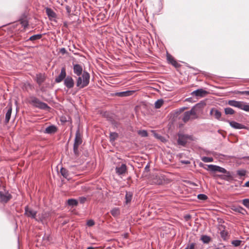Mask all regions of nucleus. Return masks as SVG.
<instances>
[{"label":"nucleus","mask_w":249,"mask_h":249,"mask_svg":"<svg viewBox=\"0 0 249 249\" xmlns=\"http://www.w3.org/2000/svg\"><path fill=\"white\" fill-rule=\"evenodd\" d=\"M73 73L78 77L76 78V86L79 89L87 87L89 83V73L83 70L82 66L78 64H73Z\"/></svg>","instance_id":"f257e3e1"},{"label":"nucleus","mask_w":249,"mask_h":249,"mask_svg":"<svg viewBox=\"0 0 249 249\" xmlns=\"http://www.w3.org/2000/svg\"><path fill=\"white\" fill-rule=\"evenodd\" d=\"M204 105L203 103H197L190 110L185 112L182 118L183 122L187 123L190 119L194 120L197 118V112H199Z\"/></svg>","instance_id":"f03ea898"},{"label":"nucleus","mask_w":249,"mask_h":249,"mask_svg":"<svg viewBox=\"0 0 249 249\" xmlns=\"http://www.w3.org/2000/svg\"><path fill=\"white\" fill-rule=\"evenodd\" d=\"M30 99L29 103L36 107L45 110L50 108V107L46 103L40 101L35 96H31Z\"/></svg>","instance_id":"7ed1b4c3"},{"label":"nucleus","mask_w":249,"mask_h":249,"mask_svg":"<svg viewBox=\"0 0 249 249\" xmlns=\"http://www.w3.org/2000/svg\"><path fill=\"white\" fill-rule=\"evenodd\" d=\"M82 142V135H81L79 129L78 128L76 131L73 146V153L76 156H78L79 155L78 147Z\"/></svg>","instance_id":"20e7f679"},{"label":"nucleus","mask_w":249,"mask_h":249,"mask_svg":"<svg viewBox=\"0 0 249 249\" xmlns=\"http://www.w3.org/2000/svg\"><path fill=\"white\" fill-rule=\"evenodd\" d=\"M12 196L8 191L4 190V191H0V202L2 203H7L11 198Z\"/></svg>","instance_id":"39448f33"},{"label":"nucleus","mask_w":249,"mask_h":249,"mask_svg":"<svg viewBox=\"0 0 249 249\" xmlns=\"http://www.w3.org/2000/svg\"><path fill=\"white\" fill-rule=\"evenodd\" d=\"M178 136V143L182 146L186 144L188 140H192V136L189 135L179 134Z\"/></svg>","instance_id":"423d86ee"},{"label":"nucleus","mask_w":249,"mask_h":249,"mask_svg":"<svg viewBox=\"0 0 249 249\" xmlns=\"http://www.w3.org/2000/svg\"><path fill=\"white\" fill-rule=\"evenodd\" d=\"M166 59L167 62L176 68H179L181 65L178 63L174 57L168 52L166 53Z\"/></svg>","instance_id":"0eeeda50"},{"label":"nucleus","mask_w":249,"mask_h":249,"mask_svg":"<svg viewBox=\"0 0 249 249\" xmlns=\"http://www.w3.org/2000/svg\"><path fill=\"white\" fill-rule=\"evenodd\" d=\"M217 172L224 173L225 175L221 176V178L223 179L228 180L231 178V174L229 171H227L225 168L217 166Z\"/></svg>","instance_id":"6e6552de"},{"label":"nucleus","mask_w":249,"mask_h":249,"mask_svg":"<svg viewBox=\"0 0 249 249\" xmlns=\"http://www.w3.org/2000/svg\"><path fill=\"white\" fill-rule=\"evenodd\" d=\"M64 85L68 89H72L74 86V81L73 78L70 75H68L64 80Z\"/></svg>","instance_id":"1a4fd4ad"},{"label":"nucleus","mask_w":249,"mask_h":249,"mask_svg":"<svg viewBox=\"0 0 249 249\" xmlns=\"http://www.w3.org/2000/svg\"><path fill=\"white\" fill-rule=\"evenodd\" d=\"M37 214V212L32 210V209L29 208V207L27 206L25 207V213L24 214L28 217L33 219H37L36 218V215Z\"/></svg>","instance_id":"9d476101"},{"label":"nucleus","mask_w":249,"mask_h":249,"mask_svg":"<svg viewBox=\"0 0 249 249\" xmlns=\"http://www.w3.org/2000/svg\"><path fill=\"white\" fill-rule=\"evenodd\" d=\"M66 77V68L65 67H63L61 69L59 75L55 78V82L56 83H60L63 80H64Z\"/></svg>","instance_id":"9b49d317"},{"label":"nucleus","mask_w":249,"mask_h":249,"mask_svg":"<svg viewBox=\"0 0 249 249\" xmlns=\"http://www.w3.org/2000/svg\"><path fill=\"white\" fill-rule=\"evenodd\" d=\"M116 173L119 175H124L127 172V167L125 164H122L120 166H116L115 168Z\"/></svg>","instance_id":"f8f14e48"},{"label":"nucleus","mask_w":249,"mask_h":249,"mask_svg":"<svg viewBox=\"0 0 249 249\" xmlns=\"http://www.w3.org/2000/svg\"><path fill=\"white\" fill-rule=\"evenodd\" d=\"M18 21L24 29L27 28L29 26V21L25 13L23 14L19 18Z\"/></svg>","instance_id":"ddd939ff"},{"label":"nucleus","mask_w":249,"mask_h":249,"mask_svg":"<svg viewBox=\"0 0 249 249\" xmlns=\"http://www.w3.org/2000/svg\"><path fill=\"white\" fill-rule=\"evenodd\" d=\"M208 93V91L202 89H199L193 91L191 93V95L195 96L197 97H201L205 96Z\"/></svg>","instance_id":"4468645a"},{"label":"nucleus","mask_w":249,"mask_h":249,"mask_svg":"<svg viewBox=\"0 0 249 249\" xmlns=\"http://www.w3.org/2000/svg\"><path fill=\"white\" fill-rule=\"evenodd\" d=\"M228 122H229L230 126L234 129H248V127L246 126H245L241 124H240L239 123H237L236 122H235L233 121H228Z\"/></svg>","instance_id":"2eb2a0df"},{"label":"nucleus","mask_w":249,"mask_h":249,"mask_svg":"<svg viewBox=\"0 0 249 249\" xmlns=\"http://www.w3.org/2000/svg\"><path fill=\"white\" fill-rule=\"evenodd\" d=\"M231 208L233 211L243 215H245L247 213V211L244 208L240 206L233 205L231 206Z\"/></svg>","instance_id":"dca6fc26"},{"label":"nucleus","mask_w":249,"mask_h":249,"mask_svg":"<svg viewBox=\"0 0 249 249\" xmlns=\"http://www.w3.org/2000/svg\"><path fill=\"white\" fill-rule=\"evenodd\" d=\"M50 215V213L49 212H43L41 213L38 215V218L36 219V220L38 222H43V220L47 219Z\"/></svg>","instance_id":"f3484780"},{"label":"nucleus","mask_w":249,"mask_h":249,"mask_svg":"<svg viewBox=\"0 0 249 249\" xmlns=\"http://www.w3.org/2000/svg\"><path fill=\"white\" fill-rule=\"evenodd\" d=\"M7 112L6 113V114H5V124H7L9 123V121H10V118H11V113H12V105L11 104H9L8 105H7Z\"/></svg>","instance_id":"a211bd4d"},{"label":"nucleus","mask_w":249,"mask_h":249,"mask_svg":"<svg viewBox=\"0 0 249 249\" xmlns=\"http://www.w3.org/2000/svg\"><path fill=\"white\" fill-rule=\"evenodd\" d=\"M210 114L211 115H213L214 118L218 120H221V121L223 120V119H221V112L214 108H213L211 110V111L210 112Z\"/></svg>","instance_id":"6ab92c4d"},{"label":"nucleus","mask_w":249,"mask_h":249,"mask_svg":"<svg viewBox=\"0 0 249 249\" xmlns=\"http://www.w3.org/2000/svg\"><path fill=\"white\" fill-rule=\"evenodd\" d=\"M45 79L46 77L44 74L39 73L36 74V80L39 86L45 81Z\"/></svg>","instance_id":"aec40b11"},{"label":"nucleus","mask_w":249,"mask_h":249,"mask_svg":"<svg viewBox=\"0 0 249 249\" xmlns=\"http://www.w3.org/2000/svg\"><path fill=\"white\" fill-rule=\"evenodd\" d=\"M57 130V128L54 125H51L47 127L44 131V133L46 134H54Z\"/></svg>","instance_id":"412c9836"},{"label":"nucleus","mask_w":249,"mask_h":249,"mask_svg":"<svg viewBox=\"0 0 249 249\" xmlns=\"http://www.w3.org/2000/svg\"><path fill=\"white\" fill-rule=\"evenodd\" d=\"M45 10L46 13L50 20L53 18H56V13L51 8L47 7L45 8Z\"/></svg>","instance_id":"4be33fe9"},{"label":"nucleus","mask_w":249,"mask_h":249,"mask_svg":"<svg viewBox=\"0 0 249 249\" xmlns=\"http://www.w3.org/2000/svg\"><path fill=\"white\" fill-rule=\"evenodd\" d=\"M133 92V91L127 90L125 91L116 92L115 94V95L119 97H125L132 95Z\"/></svg>","instance_id":"5701e85b"},{"label":"nucleus","mask_w":249,"mask_h":249,"mask_svg":"<svg viewBox=\"0 0 249 249\" xmlns=\"http://www.w3.org/2000/svg\"><path fill=\"white\" fill-rule=\"evenodd\" d=\"M133 194L130 192H126L125 196V204H128L129 203L132 198Z\"/></svg>","instance_id":"b1692460"},{"label":"nucleus","mask_w":249,"mask_h":249,"mask_svg":"<svg viewBox=\"0 0 249 249\" xmlns=\"http://www.w3.org/2000/svg\"><path fill=\"white\" fill-rule=\"evenodd\" d=\"M103 116L107 119V120L113 123L114 121L113 115L109 112L105 111L103 113Z\"/></svg>","instance_id":"393cba45"},{"label":"nucleus","mask_w":249,"mask_h":249,"mask_svg":"<svg viewBox=\"0 0 249 249\" xmlns=\"http://www.w3.org/2000/svg\"><path fill=\"white\" fill-rule=\"evenodd\" d=\"M241 101H237L235 100H229L228 104L232 107H236L239 108L241 107Z\"/></svg>","instance_id":"a878e982"},{"label":"nucleus","mask_w":249,"mask_h":249,"mask_svg":"<svg viewBox=\"0 0 249 249\" xmlns=\"http://www.w3.org/2000/svg\"><path fill=\"white\" fill-rule=\"evenodd\" d=\"M42 36V34L34 35L30 36V38L27 40V41H34L35 40H39L41 38Z\"/></svg>","instance_id":"bb28decb"},{"label":"nucleus","mask_w":249,"mask_h":249,"mask_svg":"<svg viewBox=\"0 0 249 249\" xmlns=\"http://www.w3.org/2000/svg\"><path fill=\"white\" fill-rule=\"evenodd\" d=\"M111 215L114 217H117L120 214L119 208H114L110 211Z\"/></svg>","instance_id":"cd10ccee"},{"label":"nucleus","mask_w":249,"mask_h":249,"mask_svg":"<svg viewBox=\"0 0 249 249\" xmlns=\"http://www.w3.org/2000/svg\"><path fill=\"white\" fill-rule=\"evenodd\" d=\"M119 137L118 134L116 132H110L109 139L111 142H114Z\"/></svg>","instance_id":"c85d7f7f"},{"label":"nucleus","mask_w":249,"mask_h":249,"mask_svg":"<svg viewBox=\"0 0 249 249\" xmlns=\"http://www.w3.org/2000/svg\"><path fill=\"white\" fill-rule=\"evenodd\" d=\"M60 173L61 175L65 178H68L69 176L68 171L65 168L62 167L60 169Z\"/></svg>","instance_id":"c756f323"},{"label":"nucleus","mask_w":249,"mask_h":249,"mask_svg":"<svg viewBox=\"0 0 249 249\" xmlns=\"http://www.w3.org/2000/svg\"><path fill=\"white\" fill-rule=\"evenodd\" d=\"M201 240L205 244L209 243L211 241V237L206 235H203L201 236Z\"/></svg>","instance_id":"7c9ffc66"},{"label":"nucleus","mask_w":249,"mask_h":249,"mask_svg":"<svg viewBox=\"0 0 249 249\" xmlns=\"http://www.w3.org/2000/svg\"><path fill=\"white\" fill-rule=\"evenodd\" d=\"M67 203L69 206L73 207L77 205L78 201L75 199L71 198L68 200Z\"/></svg>","instance_id":"2f4dec72"},{"label":"nucleus","mask_w":249,"mask_h":249,"mask_svg":"<svg viewBox=\"0 0 249 249\" xmlns=\"http://www.w3.org/2000/svg\"><path fill=\"white\" fill-rule=\"evenodd\" d=\"M239 108L246 111H249V105L241 102V107Z\"/></svg>","instance_id":"473e14b6"},{"label":"nucleus","mask_w":249,"mask_h":249,"mask_svg":"<svg viewBox=\"0 0 249 249\" xmlns=\"http://www.w3.org/2000/svg\"><path fill=\"white\" fill-rule=\"evenodd\" d=\"M163 104L162 99H159L155 103V107L157 109L160 108Z\"/></svg>","instance_id":"72a5a7b5"},{"label":"nucleus","mask_w":249,"mask_h":249,"mask_svg":"<svg viewBox=\"0 0 249 249\" xmlns=\"http://www.w3.org/2000/svg\"><path fill=\"white\" fill-rule=\"evenodd\" d=\"M225 113L226 115H232L234 114L235 111L231 107H226L224 109Z\"/></svg>","instance_id":"f704fd0d"},{"label":"nucleus","mask_w":249,"mask_h":249,"mask_svg":"<svg viewBox=\"0 0 249 249\" xmlns=\"http://www.w3.org/2000/svg\"><path fill=\"white\" fill-rule=\"evenodd\" d=\"M22 89L23 90L28 91V89H33V86L28 82H26L24 84Z\"/></svg>","instance_id":"c9c22d12"},{"label":"nucleus","mask_w":249,"mask_h":249,"mask_svg":"<svg viewBox=\"0 0 249 249\" xmlns=\"http://www.w3.org/2000/svg\"><path fill=\"white\" fill-rule=\"evenodd\" d=\"M138 134L142 137H145L148 136V133L146 130H141L138 131Z\"/></svg>","instance_id":"e433bc0d"},{"label":"nucleus","mask_w":249,"mask_h":249,"mask_svg":"<svg viewBox=\"0 0 249 249\" xmlns=\"http://www.w3.org/2000/svg\"><path fill=\"white\" fill-rule=\"evenodd\" d=\"M201 160L205 162H212L213 159L212 157H203L201 158Z\"/></svg>","instance_id":"4c0bfd02"},{"label":"nucleus","mask_w":249,"mask_h":249,"mask_svg":"<svg viewBox=\"0 0 249 249\" xmlns=\"http://www.w3.org/2000/svg\"><path fill=\"white\" fill-rule=\"evenodd\" d=\"M217 165L210 164L208 166L210 171L212 172H217Z\"/></svg>","instance_id":"58836bf2"},{"label":"nucleus","mask_w":249,"mask_h":249,"mask_svg":"<svg viewBox=\"0 0 249 249\" xmlns=\"http://www.w3.org/2000/svg\"><path fill=\"white\" fill-rule=\"evenodd\" d=\"M217 165L210 164L208 166L210 171L212 172H217Z\"/></svg>","instance_id":"ea45409f"},{"label":"nucleus","mask_w":249,"mask_h":249,"mask_svg":"<svg viewBox=\"0 0 249 249\" xmlns=\"http://www.w3.org/2000/svg\"><path fill=\"white\" fill-rule=\"evenodd\" d=\"M197 198L201 200H206L208 199V196L205 194H200L197 195Z\"/></svg>","instance_id":"a19ab883"},{"label":"nucleus","mask_w":249,"mask_h":249,"mask_svg":"<svg viewBox=\"0 0 249 249\" xmlns=\"http://www.w3.org/2000/svg\"><path fill=\"white\" fill-rule=\"evenodd\" d=\"M242 203L246 208L249 209V198L243 199Z\"/></svg>","instance_id":"79ce46f5"},{"label":"nucleus","mask_w":249,"mask_h":249,"mask_svg":"<svg viewBox=\"0 0 249 249\" xmlns=\"http://www.w3.org/2000/svg\"><path fill=\"white\" fill-rule=\"evenodd\" d=\"M220 235L221 237L224 239L225 240L228 235V232L225 231V230H222L220 231Z\"/></svg>","instance_id":"37998d69"},{"label":"nucleus","mask_w":249,"mask_h":249,"mask_svg":"<svg viewBox=\"0 0 249 249\" xmlns=\"http://www.w3.org/2000/svg\"><path fill=\"white\" fill-rule=\"evenodd\" d=\"M241 241L239 240H234L231 242V244L235 247L239 246L241 244Z\"/></svg>","instance_id":"c03bdc74"},{"label":"nucleus","mask_w":249,"mask_h":249,"mask_svg":"<svg viewBox=\"0 0 249 249\" xmlns=\"http://www.w3.org/2000/svg\"><path fill=\"white\" fill-rule=\"evenodd\" d=\"M195 246L196 243H192L191 244H188L185 249H195Z\"/></svg>","instance_id":"a18cd8bd"},{"label":"nucleus","mask_w":249,"mask_h":249,"mask_svg":"<svg viewBox=\"0 0 249 249\" xmlns=\"http://www.w3.org/2000/svg\"><path fill=\"white\" fill-rule=\"evenodd\" d=\"M246 172L244 170H241L237 171V174L240 176H245Z\"/></svg>","instance_id":"49530a36"},{"label":"nucleus","mask_w":249,"mask_h":249,"mask_svg":"<svg viewBox=\"0 0 249 249\" xmlns=\"http://www.w3.org/2000/svg\"><path fill=\"white\" fill-rule=\"evenodd\" d=\"M87 198L85 197L82 196L79 198V200L80 203H84L86 201Z\"/></svg>","instance_id":"de8ad7c7"},{"label":"nucleus","mask_w":249,"mask_h":249,"mask_svg":"<svg viewBox=\"0 0 249 249\" xmlns=\"http://www.w3.org/2000/svg\"><path fill=\"white\" fill-rule=\"evenodd\" d=\"M95 222L93 220H89L87 222V225L89 226H92L94 225Z\"/></svg>","instance_id":"09e8293b"},{"label":"nucleus","mask_w":249,"mask_h":249,"mask_svg":"<svg viewBox=\"0 0 249 249\" xmlns=\"http://www.w3.org/2000/svg\"><path fill=\"white\" fill-rule=\"evenodd\" d=\"M239 93L242 95H249V91L248 90L239 91Z\"/></svg>","instance_id":"8fccbe9b"},{"label":"nucleus","mask_w":249,"mask_h":249,"mask_svg":"<svg viewBox=\"0 0 249 249\" xmlns=\"http://www.w3.org/2000/svg\"><path fill=\"white\" fill-rule=\"evenodd\" d=\"M66 9L67 12V13H68V14H70V13H71V8L70 7V6H69L67 5V6H66Z\"/></svg>","instance_id":"3c124183"},{"label":"nucleus","mask_w":249,"mask_h":249,"mask_svg":"<svg viewBox=\"0 0 249 249\" xmlns=\"http://www.w3.org/2000/svg\"><path fill=\"white\" fill-rule=\"evenodd\" d=\"M181 162L183 164H188L190 163V161L189 160H181Z\"/></svg>","instance_id":"603ef678"},{"label":"nucleus","mask_w":249,"mask_h":249,"mask_svg":"<svg viewBox=\"0 0 249 249\" xmlns=\"http://www.w3.org/2000/svg\"><path fill=\"white\" fill-rule=\"evenodd\" d=\"M156 183L158 184H160L162 183V180L161 178H159Z\"/></svg>","instance_id":"864d4df0"},{"label":"nucleus","mask_w":249,"mask_h":249,"mask_svg":"<svg viewBox=\"0 0 249 249\" xmlns=\"http://www.w3.org/2000/svg\"><path fill=\"white\" fill-rule=\"evenodd\" d=\"M244 187H249V181H247L243 185Z\"/></svg>","instance_id":"5fc2aeb1"},{"label":"nucleus","mask_w":249,"mask_h":249,"mask_svg":"<svg viewBox=\"0 0 249 249\" xmlns=\"http://www.w3.org/2000/svg\"><path fill=\"white\" fill-rule=\"evenodd\" d=\"M61 120V121L62 122H63V123H65V122H67V120H66V118L62 117V118H61V120Z\"/></svg>","instance_id":"6e6d98bb"},{"label":"nucleus","mask_w":249,"mask_h":249,"mask_svg":"<svg viewBox=\"0 0 249 249\" xmlns=\"http://www.w3.org/2000/svg\"><path fill=\"white\" fill-rule=\"evenodd\" d=\"M60 52L62 53H66V49L64 48H63L61 49Z\"/></svg>","instance_id":"4d7b16f0"},{"label":"nucleus","mask_w":249,"mask_h":249,"mask_svg":"<svg viewBox=\"0 0 249 249\" xmlns=\"http://www.w3.org/2000/svg\"><path fill=\"white\" fill-rule=\"evenodd\" d=\"M68 223V220H65L63 222V223H62V225H64L65 224H66L67 223Z\"/></svg>","instance_id":"13d9d810"},{"label":"nucleus","mask_w":249,"mask_h":249,"mask_svg":"<svg viewBox=\"0 0 249 249\" xmlns=\"http://www.w3.org/2000/svg\"><path fill=\"white\" fill-rule=\"evenodd\" d=\"M185 218L187 219L188 218H191V216L190 215H186L185 216Z\"/></svg>","instance_id":"bf43d9fd"},{"label":"nucleus","mask_w":249,"mask_h":249,"mask_svg":"<svg viewBox=\"0 0 249 249\" xmlns=\"http://www.w3.org/2000/svg\"><path fill=\"white\" fill-rule=\"evenodd\" d=\"M63 24H64V26H65L66 27H68V24H67V22H64Z\"/></svg>","instance_id":"052dcab7"},{"label":"nucleus","mask_w":249,"mask_h":249,"mask_svg":"<svg viewBox=\"0 0 249 249\" xmlns=\"http://www.w3.org/2000/svg\"><path fill=\"white\" fill-rule=\"evenodd\" d=\"M87 249H94V248L92 247H88Z\"/></svg>","instance_id":"680f3d73"},{"label":"nucleus","mask_w":249,"mask_h":249,"mask_svg":"<svg viewBox=\"0 0 249 249\" xmlns=\"http://www.w3.org/2000/svg\"><path fill=\"white\" fill-rule=\"evenodd\" d=\"M244 159H246L247 160H249V156L245 157L244 158Z\"/></svg>","instance_id":"e2e57ef3"},{"label":"nucleus","mask_w":249,"mask_h":249,"mask_svg":"<svg viewBox=\"0 0 249 249\" xmlns=\"http://www.w3.org/2000/svg\"><path fill=\"white\" fill-rule=\"evenodd\" d=\"M148 168H149V167H148V165H146V166H145V169H148Z\"/></svg>","instance_id":"0e129e2a"},{"label":"nucleus","mask_w":249,"mask_h":249,"mask_svg":"<svg viewBox=\"0 0 249 249\" xmlns=\"http://www.w3.org/2000/svg\"><path fill=\"white\" fill-rule=\"evenodd\" d=\"M148 168H149V167H148V165H146V166H145V169H148Z\"/></svg>","instance_id":"69168bd1"},{"label":"nucleus","mask_w":249,"mask_h":249,"mask_svg":"<svg viewBox=\"0 0 249 249\" xmlns=\"http://www.w3.org/2000/svg\"><path fill=\"white\" fill-rule=\"evenodd\" d=\"M213 155V152H211V153Z\"/></svg>","instance_id":"338daca9"},{"label":"nucleus","mask_w":249,"mask_h":249,"mask_svg":"<svg viewBox=\"0 0 249 249\" xmlns=\"http://www.w3.org/2000/svg\"><path fill=\"white\" fill-rule=\"evenodd\" d=\"M215 249H219V248H216Z\"/></svg>","instance_id":"774afa93"}]
</instances>
